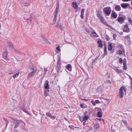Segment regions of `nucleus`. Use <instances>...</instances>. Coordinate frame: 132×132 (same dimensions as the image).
<instances>
[{"instance_id": "obj_59", "label": "nucleus", "mask_w": 132, "mask_h": 132, "mask_svg": "<svg viewBox=\"0 0 132 132\" xmlns=\"http://www.w3.org/2000/svg\"><path fill=\"white\" fill-rule=\"evenodd\" d=\"M65 119L66 120H67V118H65Z\"/></svg>"}, {"instance_id": "obj_47", "label": "nucleus", "mask_w": 132, "mask_h": 132, "mask_svg": "<svg viewBox=\"0 0 132 132\" xmlns=\"http://www.w3.org/2000/svg\"><path fill=\"white\" fill-rule=\"evenodd\" d=\"M59 66H58V67H57H57L56 68V69H57V71H58V72H59V71H60V70H59Z\"/></svg>"}, {"instance_id": "obj_24", "label": "nucleus", "mask_w": 132, "mask_h": 132, "mask_svg": "<svg viewBox=\"0 0 132 132\" xmlns=\"http://www.w3.org/2000/svg\"><path fill=\"white\" fill-rule=\"evenodd\" d=\"M60 62H61V61L59 59L58 60V62H57V67H58V65H59V70H60V69H61V67L60 65Z\"/></svg>"}, {"instance_id": "obj_38", "label": "nucleus", "mask_w": 132, "mask_h": 132, "mask_svg": "<svg viewBox=\"0 0 132 132\" xmlns=\"http://www.w3.org/2000/svg\"><path fill=\"white\" fill-rule=\"evenodd\" d=\"M123 122L124 123L125 125H127V122L125 120H123Z\"/></svg>"}, {"instance_id": "obj_19", "label": "nucleus", "mask_w": 132, "mask_h": 132, "mask_svg": "<svg viewBox=\"0 0 132 132\" xmlns=\"http://www.w3.org/2000/svg\"><path fill=\"white\" fill-rule=\"evenodd\" d=\"M108 50L109 51H111L112 49V45L111 44H109L108 46Z\"/></svg>"}, {"instance_id": "obj_58", "label": "nucleus", "mask_w": 132, "mask_h": 132, "mask_svg": "<svg viewBox=\"0 0 132 132\" xmlns=\"http://www.w3.org/2000/svg\"><path fill=\"white\" fill-rule=\"evenodd\" d=\"M84 100H86V101H87V100H87V99H84Z\"/></svg>"}, {"instance_id": "obj_3", "label": "nucleus", "mask_w": 132, "mask_h": 132, "mask_svg": "<svg viewBox=\"0 0 132 132\" xmlns=\"http://www.w3.org/2000/svg\"><path fill=\"white\" fill-rule=\"evenodd\" d=\"M103 11L107 16H109L110 14L111 10L110 7H106L103 9Z\"/></svg>"}, {"instance_id": "obj_1", "label": "nucleus", "mask_w": 132, "mask_h": 132, "mask_svg": "<svg viewBox=\"0 0 132 132\" xmlns=\"http://www.w3.org/2000/svg\"><path fill=\"white\" fill-rule=\"evenodd\" d=\"M126 88L123 86H122L120 88L119 94L120 97H122L123 96L124 93L126 92Z\"/></svg>"}, {"instance_id": "obj_14", "label": "nucleus", "mask_w": 132, "mask_h": 132, "mask_svg": "<svg viewBox=\"0 0 132 132\" xmlns=\"http://www.w3.org/2000/svg\"><path fill=\"white\" fill-rule=\"evenodd\" d=\"M49 90H44V95L45 96H46L49 95Z\"/></svg>"}, {"instance_id": "obj_40", "label": "nucleus", "mask_w": 132, "mask_h": 132, "mask_svg": "<svg viewBox=\"0 0 132 132\" xmlns=\"http://www.w3.org/2000/svg\"><path fill=\"white\" fill-rule=\"evenodd\" d=\"M57 50L59 52H60V51L61 50L60 48V46H59L58 47H57L56 48Z\"/></svg>"}, {"instance_id": "obj_18", "label": "nucleus", "mask_w": 132, "mask_h": 132, "mask_svg": "<svg viewBox=\"0 0 132 132\" xmlns=\"http://www.w3.org/2000/svg\"><path fill=\"white\" fill-rule=\"evenodd\" d=\"M114 70L118 73H121L122 72V70L119 69L117 68H115L114 69Z\"/></svg>"}, {"instance_id": "obj_7", "label": "nucleus", "mask_w": 132, "mask_h": 132, "mask_svg": "<svg viewBox=\"0 0 132 132\" xmlns=\"http://www.w3.org/2000/svg\"><path fill=\"white\" fill-rule=\"evenodd\" d=\"M118 21L121 24L123 23L124 22V19L121 17H118L117 18Z\"/></svg>"}, {"instance_id": "obj_35", "label": "nucleus", "mask_w": 132, "mask_h": 132, "mask_svg": "<svg viewBox=\"0 0 132 132\" xmlns=\"http://www.w3.org/2000/svg\"><path fill=\"white\" fill-rule=\"evenodd\" d=\"M122 59L121 58L119 60V62L120 63H122Z\"/></svg>"}, {"instance_id": "obj_54", "label": "nucleus", "mask_w": 132, "mask_h": 132, "mask_svg": "<svg viewBox=\"0 0 132 132\" xmlns=\"http://www.w3.org/2000/svg\"><path fill=\"white\" fill-rule=\"evenodd\" d=\"M122 1L123 2H128L130 1V0H122Z\"/></svg>"}, {"instance_id": "obj_30", "label": "nucleus", "mask_w": 132, "mask_h": 132, "mask_svg": "<svg viewBox=\"0 0 132 132\" xmlns=\"http://www.w3.org/2000/svg\"><path fill=\"white\" fill-rule=\"evenodd\" d=\"M8 43L9 46L11 48H13V44L10 42H9Z\"/></svg>"}, {"instance_id": "obj_45", "label": "nucleus", "mask_w": 132, "mask_h": 132, "mask_svg": "<svg viewBox=\"0 0 132 132\" xmlns=\"http://www.w3.org/2000/svg\"><path fill=\"white\" fill-rule=\"evenodd\" d=\"M107 82L108 84H111V82L110 80H108L107 81Z\"/></svg>"}, {"instance_id": "obj_50", "label": "nucleus", "mask_w": 132, "mask_h": 132, "mask_svg": "<svg viewBox=\"0 0 132 132\" xmlns=\"http://www.w3.org/2000/svg\"><path fill=\"white\" fill-rule=\"evenodd\" d=\"M43 117H44L45 119L47 118V117L45 116V114L44 113L43 114Z\"/></svg>"}, {"instance_id": "obj_37", "label": "nucleus", "mask_w": 132, "mask_h": 132, "mask_svg": "<svg viewBox=\"0 0 132 132\" xmlns=\"http://www.w3.org/2000/svg\"><path fill=\"white\" fill-rule=\"evenodd\" d=\"M23 111L27 113L28 114H29V113L26 110V109H23Z\"/></svg>"}, {"instance_id": "obj_21", "label": "nucleus", "mask_w": 132, "mask_h": 132, "mask_svg": "<svg viewBox=\"0 0 132 132\" xmlns=\"http://www.w3.org/2000/svg\"><path fill=\"white\" fill-rule=\"evenodd\" d=\"M123 69L125 70H126L127 69V66L126 63V62L125 61H124V62H123Z\"/></svg>"}, {"instance_id": "obj_33", "label": "nucleus", "mask_w": 132, "mask_h": 132, "mask_svg": "<svg viewBox=\"0 0 132 132\" xmlns=\"http://www.w3.org/2000/svg\"><path fill=\"white\" fill-rule=\"evenodd\" d=\"M69 127L72 130L74 129V127L72 125H69Z\"/></svg>"}, {"instance_id": "obj_25", "label": "nucleus", "mask_w": 132, "mask_h": 132, "mask_svg": "<svg viewBox=\"0 0 132 132\" xmlns=\"http://www.w3.org/2000/svg\"><path fill=\"white\" fill-rule=\"evenodd\" d=\"M97 14L98 17L100 19L102 17H103V16L102 15V13L100 12H98Z\"/></svg>"}, {"instance_id": "obj_48", "label": "nucleus", "mask_w": 132, "mask_h": 132, "mask_svg": "<svg viewBox=\"0 0 132 132\" xmlns=\"http://www.w3.org/2000/svg\"><path fill=\"white\" fill-rule=\"evenodd\" d=\"M84 121L83 122V125L84 126H85L86 125V121Z\"/></svg>"}, {"instance_id": "obj_31", "label": "nucleus", "mask_w": 132, "mask_h": 132, "mask_svg": "<svg viewBox=\"0 0 132 132\" xmlns=\"http://www.w3.org/2000/svg\"><path fill=\"white\" fill-rule=\"evenodd\" d=\"M46 115L48 117H50L51 116V113L49 112H46Z\"/></svg>"}, {"instance_id": "obj_15", "label": "nucleus", "mask_w": 132, "mask_h": 132, "mask_svg": "<svg viewBox=\"0 0 132 132\" xmlns=\"http://www.w3.org/2000/svg\"><path fill=\"white\" fill-rule=\"evenodd\" d=\"M111 16H112L114 18H116L117 16V13L115 12H112L111 14Z\"/></svg>"}, {"instance_id": "obj_23", "label": "nucleus", "mask_w": 132, "mask_h": 132, "mask_svg": "<svg viewBox=\"0 0 132 132\" xmlns=\"http://www.w3.org/2000/svg\"><path fill=\"white\" fill-rule=\"evenodd\" d=\"M19 72H16L15 74H14L13 76V77L15 78L18 77L19 74Z\"/></svg>"}, {"instance_id": "obj_32", "label": "nucleus", "mask_w": 132, "mask_h": 132, "mask_svg": "<svg viewBox=\"0 0 132 132\" xmlns=\"http://www.w3.org/2000/svg\"><path fill=\"white\" fill-rule=\"evenodd\" d=\"M55 16V17L53 21V24H55V22L56 21V19H57V16Z\"/></svg>"}, {"instance_id": "obj_13", "label": "nucleus", "mask_w": 132, "mask_h": 132, "mask_svg": "<svg viewBox=\"0 0 132 132\" xmlns=\"http://www.w3.org/2000/svg\"><path fill=\"white\" fill-rule=\"evenodd\" d=\"M85 11V9H82L81 11V17L82 19H83L84 17V14Z\"/></svg>"}, {"instance_id": "obj_8", "label": "nucleus", "mask_w": 132, "mask_h": 132, "mask_svg": "<svg viewBox=\"0 0 132 132\" xmlns=\"http://www.w3.org/2000/svg\"><path fill=\"white\" fill-rule=\"evenodd\" d=\"M100 19H101L102 22L105 25H107L108 26H110L108 24H107V23L106 21L105 20L103 17H102Z\"/></svg>"}, {"instance_id": "obj_34", "label": "nucleus", "mask_w": 132, "mask_h": 132, "mask_svg": "<svg viewBox=\"0 0 132 132\" xmlns=\"http://www.w3.org/2000/svg\"><path fill=\"white\" fill-rule=\"evenodd\" d=\"M91 102L92 103L93 105L94 106H95L96 105V103L95 102V101H91Z\"/></svg>"}, {"instance_id": "obj_42", "label": "nucleus", "mask_w": 132, "mask_h": 132, "mask_svg": "<svg viewBox=\"0 0 132 132\" xmlns=\"http://www.w3.org/2000/svg\"><path fill=\"white\" fill-rule=\"evenodd\" d=\"M104 53L103 54V57H104V56L106 55L107 54V51H104Z\"/></svg>"}, {"instance_id": "obj_52", "label": "nucleus", "mask_w": 132, "mask_h": 132, "mask_svg": "<svg viewBox=\"0 0 132 132\" xmlns=\"http://www.w3.org/2000/svg\"><path fill=\"white\" fill-rule=\"evenodd\" d=\"M29 5V3L26 4L24 5L25 6H28Z\"/></svg>"}, {"instance_id": "obj_2", "label": "nucleus", "mask_w": 132, "mask_h": 132, "mask_svg": "<svg viewBox=\"0 0 132 132\" xmlns=\"http://www.w3.org/2000/svg\"><path fill=\"white\" fill-rule=\"evenodd\" d=\"M31 70H32V71L30 72L28 74V76L29 78L33 77L35 75L37 71L36 68L34 66L31 67Z\"/></svg>"}, {"instance_id": "obj_4", "label": "nucleus", "mask_w": 132, "mask_h": 132, "mask_svg": "<svg viewBox=\"0 0 132 132\" xmlns=\"http://www.w3.org/2000/svg\"><path fill=\"white\" fill-rule=\"evenodd\" d=\"M10 120L11 121H12L15 123L14 128H17L19 125L20 123V121L19 120L15 119H14L12 118H11Z\"/></svg>"}, {"instance_id": "obj_39", "label": "nucleus", "mask_w": 132, "mask_h": 132, "mask_svg": "<svg viewBox=\"0 0 132 132\" xmlns=\"http://www.w3.org/2000/svg\"><path fill=\"white\" fill-rule=\"evenodd\" d=\"M96 103L98 104L100 103V102L98 100H96L95 101Z\"/></svg>"}, {"instance_id": "obj_41", "label": "nucleus", "mask_w": 132, "mask_h": 132, "mask_svg": "<svg viewBox=\"0 0 132 132\" xmlns=\"http://www.w3.org/2000/svg\"><path fill=\"white\" fill-rule=\"evenodd\" d=\"M55 26L56 27H58L59 26L61 30H62L63 29V28L62 27H61V26H59V24H57V25H55Z\"/></svg>"}, {"instance_id": "obj_22", "label": "nucleus", "mask_w": 132, "mask_h": 132, "mask_svg": "<svg viewBox=\"0 0 132 132\" xmlns=\"http://www.w3.org/2000/svg\"><path fill=\"white\" fill-rule=\"evenodd\" d=\"M72 5L73 6V7L75 9H77L78 7V6L76 4V2H73L72 3Z\"/></svg>"}, {"instance_id": "obj_36", "label": "nucleus", "mask_w": 132, "mask_h": 132, "mask_svg": "<svg viewBox=\"0 0 132 132\" xmlns=\"http://www.w3.org/2000/svg\"><path fill=\"white\" fill-rule=\"evenodd\" d=\"M122 52L121 51L119 50L117 52V54H122Z\"/></svg>"}, {"instance_id": "obj_27", "label": "nucleus", "mask_w": 132, "mask_h": 132, "mask_svg": "<svg viewBox=\"0 0 132 132\" xmlns=\"http://www.w3.org/2000/svg\"><path fill=\"white\" fill-rule=\"evenodd\" d=\"M97 116L99 117L100 118L102 117V113L101 112H97Z\"/></svg>"}, {"instance_id": "obj_9", "label": "nucleus", "mask_w": 132, "mask_h": 132, "mask_svg": "<svg viewBox=\"0 0 132 132\" xmlns=\"http://www.w3.org/2000/svg\"><path fill=\"white\" fill-rule=\"evenodd\" d=\"M48 82H49L47 80L45 81V83L44 84V86L45 88L48 89L49 88Z\"/></svg>"}, {"instance_id": "obj_12", "label": "nucleus", "mask_w": 132, "mask_h": 132, "mask_svg": "<svg viewBox=\"0 0 132 132\" xmlns=\"http://www.w3.org/2000/svg\"><path fill=\"white\" fill-rule=\"evenodd\" d=\"M129 4L128 3H123L121 4V6L123 8H125L128 7L129 5Z\"/></svg>"}, {"instance_id": "obj_46", "label": "nucleus", "mask_w": 132, "mask_h": 132, "mask_svg": "<svg viewBox=\"0 0 132 132\" xmlns=\"http://www.w3.org/2000/svg\"><path fill=\"white\" fill-rule=\"evenodd\" d=\"M27 21L28 22H32L31 20L30 19H27Z\"/></svg>"}, {"instance_id": "obj_5", "label": "nucleus", "mask_w": 132, "mask_h": 132, "mask_svg": "<svg viewBox=\"0 0 132 132\" xmlns=\"http://www.w3.org/2000/svg\"><path fill=\"white\" fill-rule=\"evenodd\" d=\"M123 31L126 32H129L130 31V29L128 27V24H127L125 26Z\"/></svg>"}, {"instance_id": "obj_10", "label": "nucleus", "mask_w": 132, "mask_h": 132, "mask_svg": "<svg viewBox=\"0 0 132 132\" xmlns=\"http://www.w3.org/2000/svg\"><path fill=\"white\" fill-rule=\"evenodd\" d=\"M91 35L92 37H98V36L96 34V32H95L94 30H93V31L92 32Z\"/></svg>"}, {"instance_id": "obj_26", "label": "nucleus", "mask_w": 132, "mask_h": 132, "mask_svg": "<svg viewBox=\"0 0 132 132\" xmlns=\"http://www.w3.org/2000/svg\"><path fill=\"white\" fill-rule=\"evenodd\" d=\"M89 118V117L87 116H85L83 117V120L86 121Z\"/></svg>"}, {"instance_id": "obj_49", "label": "nucleus", "mask_w": 132, "mask_h": 132, "mask_svg": "<svg viewBox=\"0 0 132 132\" xmlns=\"http://www.w3.org/2000/svg\"><path fill=\"white\" fill-rule=\"evenodd\" d=\"M107 51V47L106 45L104 46V51Z\"/></svg>"}, {"instance_id": "obj_51", "label": "nucleus", "mask_w": 132, "mask_h": 132, "mask_svg": "<svg viewBox=\"0 0 132 132\" xmlns=\"http://www.w3.org/2000/svg\"><path fill=\"white\" fill-rule=\"evenodd\" d=\"M84 105L82 104H80V106L81 108H83Z\"/></svg>"}, {"instance_id": "obj_44", "label": "nucleus", "mask_w": 132, "mask_h": 132, "mask_svg": "<svg viewBox=\"0 0 132 132\" xmlns=\"http://www.w3.org/2000/svg\"><path fill=\"white\" fill-rule=\"evenodd\" d=\"M50 117L52 119H55L56 117V116H51V117Z\"/></svg>"}, {"instance_id": "obj_28", "label": "nucleus", "mask_w": 132, "mask_h": 132, "mask_svg": "<svg viewBox=\"0 0 132 132\" xmlns=\"http://www.w3.org/2000/svg\"><path fill=\"white\" fill-rule=\"evenodd\" d=\"M94 128L95 129H98L99 128V125H98L95 124L94 126Z\"/></svg>"}, {"instance_id": "obj_11", "label": "nucleus", "mask_w": 132, "mask_h": 132, "mask_svg": "<svg viewBox=\"0 0 132 132\" xmlns=\"http://www.w3.org/2000/svg\"><path fill=\"white\" fill-rule=\"evenodd\" d=\"M115 10L117 11H120L121 9V7L119 5H117L115 7Z\"/></svg>"}, {"instance_id": "obj_43", "label": "nucleus", "mask_w": 132, "mask_h": 132, "mask_svg": "<svg viewBox=\"0 0 132 132\" xmlns=\"http://www.w3.org/2000/svg\"><path fill=\"white\" fill-rule=\"evenodd\" d=\"M85 30L87 32L89 33L90 32V31L88 29L86 28L85 29Z\"/></svg>"}, {"instance_id": "obj_57", "label": "nucleus", "mask_w": 132, "mask_h": 132, "mask_svg": "<svg viewBox=\"0 0 132 132\" xmlns=\"http://www.w3.org/2000/svg\"><path fill=\"white\" fill-rule=\"evenodd\" d=\"M129 130H132V129L131 128H130L129 129Z\"/></svg>"}, {"instance_id": "obj_56", "label": "nucleus", "mask_w": 132, "mask_h": 132, "mask_svg": "<svg viewBox=\"0 0 132 132\" xmlns=\"http://www.w3.org/2000/svg\"><path fill=\"white\" fill-rule=\"evenodd\" d=\"M124 61H125L126 63V59L125 58L123 59V62H124Z\"/></svg>"}, {"instance_id": "obj_6", "label": "nucleus", "mask_w": 132, "mask_h": 132, "mask_svg": "<svg viewBox=\"0 0 132 132\" xmlns=\"http://www.w3.org/2000/svg\"><path fill=\"white\" fill-rule=\"evenodd\" d=\"M59 3H57L56 4L55 10L54 12V16H57V14L58 11L59 9Z\"/></svg>"}, {"instance_id": "obj_16", "label": "nucleus", "mask_w": 132, "mask_h": 132, "mask_svg": "<svg viewBox=\"0 0 132 132\" xmlns=\"http://www.w3.org/2000/svg\"><path fill=\"white\" fill-rule=\"evenodd\" d=\"M7 54L8 53L6 51L3 52V56L4 58L5 59H7Z\"/></svg>"}, {"instance_id": "obj_20", "label": "nucleus", "mask_w": 132, "mask_h": 132, "mask_svg": "<svg viewBox=\"0 0 132 132\" xmlns=\"http://www.w3.org/2000/svg\"><path fill=\"white\" fill-rule=\"evenodd\" d=\"M97 43L98 44L99 47H102L103 45L102 43V42L101 40H99L97 41Z\"/></svg>"}, {"instance_id": "obj_17", "label": "nucleus", "mask_w": 132, "mask_h": 132, "mask_svg": "<svg viewBox=\"0 0 132 132\" xmlns=\"http://www.w3.org/2000/svg\"><path fill=\"white\" fill-rule=\"evenodd\" d=\"M67 69L70 71L72 70V67L70 64H68L67 66Z\"/></svg>"}, {"instance_id": "obj_55", "label": "nucleus", "mask_w": 132, "mask_h": 132, "mask_svg": "<svg viewBox=\"0 0 132 132\" xmlns=\"http://www.w3.org/2000/svg\"><path fill=\"white\" fill-rule=\"evenodd\" d=\"M45 73H46L47 71V70L46 69H45Z\"/></svg>"}, {"instance_id": "obj_53", "label": "nucleus", "mask_w": 132, "mask_h": 132, "mask_svg": "<svg viewBox=\"0 0 132 132\" xmlns=\"http://www.w3.org/2000/svg\"><path fill=\"white\" fill-rule=\"evenodd\" d=\"M113 37L114 39H114L115 38H116V34H114L113 36Z\"/></svg>"}, {"instance_id": "obj_29", "label": "nucleus", "mask_w": 132, "mask_h": 132, "mask_svg": "<svg viewBox=\"0 0 132 132\" xmlns=\"http://www.w3.org/2000/svg\"><path fill=\"white\" fill-rule=\"evenodd\" d=\"M128 19L129 22L132 26V20L131 19L130 17H129Z\"/></svg>"}]
</instances>
